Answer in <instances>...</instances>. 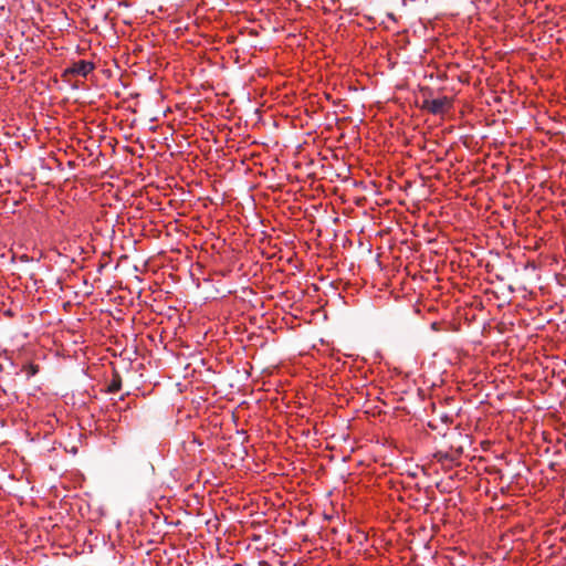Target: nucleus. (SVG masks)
I'll use <instances>...</instances> for the list:
<instances>
[{
    "instance_id": "f257e3e1",
    "label": "nucleus",
    "mask_w": 566,
    "mask_h": 566,
    "mask_svg": "<svg viewBox=\"0 0 566 566\" xmlns=\"http://www.w3.org/2000/svg\"><path fill=\"white\" fill-rule=\"evenodd\" d=\"M448 106H449L448 97L426 99L423 103V107L432 114H442Z\"/></svg>"
},
{
    "instance_id": "f03ea898",
    "label": "nucleus",
    "mask_w": 566,
    "mask_h": 566,
    "mask_svg": "<svg viewBox=\"0 0 566 566\" xmlns=\"http://www.w3.org/2000/svg\"><path fill=\"white\" fill-rule=\"evenodd\" d=\"M94 70V64L88 61H78L73 64V66L69 70L70 73L86 76Z\"/></svg>"
},
{
    "instance_id": "7ed1b4c3",
    "label": "nucleus",
    "mask_w": 566,
    "mask_h": 566,
    "mask_svg": "<svg viewBox=\"0 0 566 566\" xmlns=\"http://www.w3.org/2000/svg\"><path fill=\"white\" fill-rule=\"evenodd\" d=\"M122 388V379L118 374H115L112 381L107 387L108 392H117Z\"/></svg>"
}]
</instances>
